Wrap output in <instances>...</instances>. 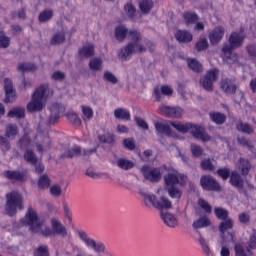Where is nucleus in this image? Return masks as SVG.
<instances>
[{
	"instance_id": "nucleus-1",
	"label": "nucleus",
	"mask_w": 256,
	"mask_h": 256,
	"mask_svg": "<svg viewBox=\"0 0 256 256\" xmlns=\"http://www.w3.org/2000/svg\"><path fill=\"white\" fill-rule=\"evenodd\" d=\"M51 227L45 224V220L37 215L35 209L30 208L25 217L20 221V227H29L31 233L43 235V237H53V235L67 236V228L61 223V220L52 218L50 220Z\"/></svg>"
},
{
	"instance_id": "nucleus-2",
	"label": "nucleus",
	"mask_w": 256,
	"mask_h": 256,
	"mask_svg": "<svg viewBox=\"0 0 256 256\" xmlns=\"http://www.w3.org/2000/svg\"><path fill=\"white\" fill-rule=\"evenodd\" d=\"M154 127L158 135H167L168 137H175V134L172 133L171 127L179 131L180 133H190L196 139H200L204 143L207 141H211V136L205 133V128L191 124V123H183V122H155Z\"/></svg>"
},
{
	"instance_id": "nucleus-3",
	"label": "nucleus",
	"mask_w": 256,
	"mask_h": 256,
	"mask_svg": "<svg viewBox=\"0 0 256 256\" xmlns=\"http://www.w3.org/2000/svg\"><path fill=\"white\" fill-rule=\"evenodd\" d=\"M243 41H245V32H233L229 37V45H224L222 48V59L226 61L229 65L233 63H239V65H243V57H238L237 54L231 53L232 49H238L243 45Z\"/></svg>"
},
{
	"instance_id": "nucleus-4",
	"label": "nucleus",
	"mask_w": 256,
	"mask_h": 256,
	"mask_svg": "<svg viewBox=\"0 0 256 256\" xmlns=\"http://www.w3.org/2000/svg\"><path fill=\"white\" fill-rule=\"evenodd\" d=\"M53 96V90L49 88V85L42 84L32 94L31 101L27 104V111L35 113L37 111H43L49 97Z\"/></svg>"
},
{
	"instance_id": "nucleus-5",
	"label": "nucleus",
	"mask_w": 256,
	"mask_h": 256,
	"mask_svg": "<svg viewBox=\"0 0 256 256\" xmlns=\"http://www.w3.org/2000/svg\"><path fill=\"white\" fill-rule=\"evenodd\" d=\"M144 205L151 209L154 207L159 211H167L173 208V202L165 195V189L160 188L157 190L156 195L152 193L142 194Z\"/></svg>"
},
{
	"instance_id": "nucleus-6",
	"label": "nucleus",
	"mask_w": 256,
	"mask_h": 256,
	"mask_svg": "<svg viewBox=\"0 0 256 256\" xmlns=\"http://www.w3.org/2000/svg\"><path fill=\"white\" fill-rule=\"evenodd\" d=\"M154 45L151 42L143 40L141 38L139 41H133L128 43L126 46L118 50V59L121 61H129L135 53H145L147 49L153 51Z\"/></svg>"
},
{
	"instance_id": "nucleus-7",
	"label": "nucleus",
	"mask_w": 256,
	"mask_h": 256,
	"mask_svg": "<svg viewBox=\"0 0 256 256\" xmlns=\"http://www.w3.org/2000/svg\"><path fill=\"white\" fill-rule=\"evenodd\" d=\"M6 213L13 216L23 209V196L18 191H12L6 195Z\"/></svg>"
},
{
	"instance_id": "nucleus-8",
	"label": "nucleus",
	"mask_w": 256,
	"mask_h": 256,
	"mask_svg": "<svg viewBox=\"0 0 256 256\" xmlns=\"http://www.w3.org/2000/svg\"><path fill=\"white\" fill-rule=\"evenodd\" d=\"M164 181L166 188L175 187V185H181V187H185L187 185V176L184 174H180L174 168H168L167 174L164 176Z\"/></svg>"
},
{
	"instance_id": "nucleus-9",
	"label": "nucleus",
	"mask_w": 256,
	"mask_h": 256,
	"mask_svg": "<svg viewBox=\"0 0 256 256\" xmlns=\"http://www.w3.org/2000/svg\"><path fill=\"white\" fill-rule=\"evenodd\" d=\"M131 39V41H141L142 37H141V33L132 30L129 31L127 29V27L123 26V25H119L115 28V38L117 39V41H125V39Z\"/></svg>"
},
{
	"instance_id": "nucleus-10",
	"label": "nucleus",
	"mask_w": 256,
	"mask_h": 256,
	"mask_svg": "<svg viewBox=\"0 0 256 256\" xmlns=\"http://www.w3.org/2000/svg\"><path fill=\"white\" fill-rule=\"evenodd\" d=\"M219 79V70L214 68L209 70L206 75L200 80V85L206 91H213V84Z\"/></svg>"
},
{
	"instance_id": "nucleus-11",
	"label": "nucleus",
	"mask_w": 256,
	"mask_h": 256,
	"mask_svg": "<svg viewBox=\"0 0 256 256\" xmlns=\"http://www.w3.org/2000/svg\"><path fill=\"white\" fill-rule=\"evenodd\" d=\"M200 185L206 191H221V185L212 176H202L200 179Z\"/></svg>"
},
{
	"instance_id": "nucleus-12",
	"label": "nucleus",
	"mask_w": 256,
	"mask_h": 256,
	"mask_svg": "<svg viewBox=\"0 0 256 256\" xmlns=\"http://www.w3.org/2000/svg\"><path fill=\"white\" fill-rule=\"evenodd\" d=\"M5 103H13L17 99V94L13 88V81L9 78L4 79Z\"/></svg>"
},
{
	"instance_id": "nucleus-13",
	"label": "nucleus",
	"mask_w": 256,
	"mask_h": 256,
	"mask_svg": "<svg viewBox=\"0 0 256 256\" xmlns=\"http://www.w3.org/2000/svg\"><path fill=\"white\" fill-rule=\"evenodd\" d=\"M142 173L149 181H159V179H161V171L157 168L144 166L142 167Z\"/></svg>"
},
{
	"instance_id": "nucleus-14",
	"label": "nucleus",
	"mask_w": 256,
	"mask_h": 256,
	"mask_svg": "<svg viewBox=\"0 0 256 256\" xmlns=\"http://www.w3.org/2000/svg\"><path fill=\"white\" fill-rule=\"evenodd\" d=\"M225 35V29L221 26L214 28L212 31L209 32L208 38L212 45H217L223 39Z\"/></svg>"
},
{
	"instance_id": "nucleus-15",
	"label": "nucleus",
	"mask_w": 256,
	"mask_h": 256,
	"mask_svg": "<svg viewBox=\"0 0 256 256\" xmlns=\"http://www.w3.org/2000/svg\"><path fill=\"white\" fill-rule=\"evenodd\" d=\"M24 159L28 163H31V165H36V173H43V171H45V166L42 163L37 162V157H35V154L32 151L27 150L24 154Z\"/></svg>"
},
{
	"instance_id": "nucleus-16",
	"label": "nucleus",
	"mask_w": 256,
	"mask_h": 256,
	"mask_svg": "<svg viewBox=\"0 0 256 256\" xmlns=\"http://www.w3.org/2000/svg\"><path fill=\"white\" fill-rule=\"evenodd\" d=\"M161 113L164 115H168V117H174L175 119H179V117H183V109L181 107H169L162 105L160 106Z\"/></svg>"
},
{
	"instance_id": "nucleus-17",
	"label": "nucleus",
	"mask_w": 256,
	"mask_h": 256,
	"mask_svg": "<svg viewBox=\"0 0 256 256\" xmlns=\"http://www.w3.org/2000/svg\"><path fill=\"white\" fill-rule=\"evenodd\" d=\"M220 87L224 93L227 95H233L237 91V85H235V80L224 78L220 82Z\"/></svg>"
},
{
	"instance_id": "nucleus-18",
	"label": "nucleus",
	"mask_w": 256,
	"mask_h": 256,
	"mask_svg": "<svg viewBox=\"0 0 256 256\" xmlns=\"http://www.w3.org/2000/svg\"><path fill=\"white\" fill-rule=\"evenodd\" d=\"M161 217L167 225V227H170L171 229H175V227H179V220H177V217L171 213H162Z\"/></svg>"
},
{
	"instance_id": "nucleus-19",
	"label": "nucleus",
	"mask_w": 256,
	"mask_h": 256,
	"mask_svg": "<svg viewBox=\"0 0 256 256\" xmlns=\"http://www.w3.org/2000/svg\"><path fill=\"white\" fill-rule=\"evenodd\" d=\"M175 37L179 43H191L193 41V34L186 30H177Z\"/></svg>"
},
{
	"instance_id": "nucleus-20",
	"label": "nucleus",
	"mask_w": 256,
	"mask_h": 256,
	"mask_svg": "<svg viewBox=\"0 0 256 256\" xmlns=\"http://www.w3.org/2000/svg\"><path fill=\"white\" fill-rule=\"evenodd\" d=\"M4 177L9 181H25L27 179V173L18 171H6Z\"/></svg>"
},
{
	"instance_id": "nucleus-21",
	"label": "nucleus",
	"mask_w": 256,
	"mask_h": 256,
	"mask_svg": "<svg viewBox=\"0 0 256 256\" xmlns=\"http://www.w3.org/2000/svg\"><path fill=\"white\" fill-rule=\"evenodd\" d=\"M114 165L119 167V169H123V171H129V169H133V167H135V162L127 158H118L114 162Z\"/></svg>"
},
{
	"instance_id": "nucleus-22",
	"label": "nucleus",
	"mask_w": 256,
	"mask_h": 256,
	"mask_svg": "<svg viewBox=\"0 0 256 256\" xmlns=\"http://www.w3.org/2000/svg\"><path fill=\"white\" fill-rule=\"evenodd\" d=\"M95 150H88V151H81V147L74 146L70 148L65 154L64 157L73 158V157H79V155H89L90 153H93Z\"/></svg>"
},
{
	"instance_id": "nucleus-23",
	"label": "nucleus",
	"mask_w": 256,
	"mask_h": 256,
	"mask_svg": "<svg viewBox=\"0 0 256 256\" xmlns=\"http://www.w3.org/2000/svg\"><path fill=\"white\" fill-rule=\"evenodd\" d=\"M161 93L162 95H173V88L169 85H163L160 88L157 87L154 89V95L156 97V99H161Z\"/></svg>"
},
{
	"instance_id": "nucleus-24",
	"label": "nucleus",
	"mask_w": 256,
	"mask_h": 256,
	"mask_svg": "<svg viewBox=\"0 0 256 256\" xmlns=\"http://www.w3.org/2000/svg\"><path fill=\"white\" fill-rule=\"evenodd\" d=\"M89 69L90 71H103V58L94 57L89 61Z\"/></svg>"
},
{
	"instance_id": "nucleus-25",
	"label": "nucleus",
	"mask_w": 256,
	"mask_h": 256,
	"mask_svg": "<svg viewBox=\"0 0 256 256\" xmlns=\"http://www.w3.org/2000/svg\"><path fill=\"white\" fill-rule=\"evenodd\" d=\"M114 116L116 119H121V121L131 120V113L125 108H117L114 110Z\"/></svg>"
},
{
	"instance_id": "nucleus-26",
	"label": "nucleus",
	"mask_w": 256,
	"mask_h": 256,
	"mask_svg": "<svg viewBox=\"0 0 256 256\" xmlns=\"http://www.w3.org/2000/svg\"><path fill=\"white\" fill-rule=\"evenodd\" d=\"M253 251L248 247L245 250V245L243 243H237L235 245V256H252Z\"/></svg>"
},
{
	"instance_id": "nucleus-27",
	"label": "nucleus",
	"mask_w": 256,
	"mask_h": 256,
	"mask_svg": "<svg viewBox=\"0 0 256 256\" xmlns=\"http://www.w3.org/2000/svg\"><path fill=\"white\" fill-rule=\"evenodd\" d=\"M211 225V221L207 216L200 217L195 220L192 224L193 229H204V227H209Z\"/></svg>"
},
{
	"instance_id": "nucleus-28",
	"label": "nucleus",
	"mask_w": 256,
	"mask_h": 256,
	"mask_svg": "<svg viewBox=\"0 0 256 256\" xmlns=\"http://www.w3.org/2000/svg\"><path fill=\"white\" fill-rule=\"evenodd\" d=\"M81 111L82 119L85 123H89V121L93 119V115H95L93 108H91L90 106H81Z\"/></svg>"
},
{
	"instance_id": "nucleus-29",
	"label": "nucleus",
	"mask_w": 256,
	"mask_h": 256,
	"mask_svg": "<svg viewBox=\"0 0 256 256\" xmlns=\"http://www.w3.org/2000/svg\"><path fill=\"white\" fill-rule=\"evenodd\" d=\"M78 237L83 241V243L88 247V249H93L95 247V243H97L94 239L91 237H88L87 233L80 231L78 233Z\"/></svg>"
},
{
	"instance_id": "nucleus-30",
	"label": "nucleus",
	"mask_w": 256,
	"mask_h": 256,
	"mask_svg": "<svg viewBox=\"0 0 256 256\" xmlns=\"http://www.w3.org/2000/svg\"><path fill=\"white\" fill-rule=\"evenodd\" d=\"M233 225H234V222H233V219L231 218H227L226 220H223L220 223L219 230L222 233L223 239H225V233L227 232V230L233 229Z\"/></svg>"
},
{
	"instance_id": "nucleus-31",
	"label": "nucleus",
	"mask_w": 256,
	"mask_h": 256,
	"mask_svg": "<svg viewBox=\"0 0 256 256\" xmlns=\"http://www.w3.org/2000/svg\"><path fill=\"white\" fill-rule=\"evenodd\" d=\"M86 175L91 177V179H108L109 175L105 172H97L93 168H89L86 170Z\"/></svg>"
},
{
	"instance_id": "nucleus-32",
	"label": "nucleus",
	"mask_w": 256,
	"mask_h": 256,
	"mask_svg": "<svg viewBox=\"0 0 256 256\" xmlns=\"http://www.w3.org/2000/svg\"><path fill=\"white\" fill-rule=\"evenodd\" d=\"M230 183L233 187H236L237 189H243V180L241 179V176L237 174V172L231 173Z\"/></svg>"
},
{
	"instance_id": "nucleus-33",
	"label": "nucleus",
	"mask_w": 256,
	"mask_h": 256,
	"mask_svg": "<svg viewBox=\"0 0 256 256\" xmlns=\"http://www.w3.org/2000/svg\"><path fill=\"white\" fill-rule=\"evenodd\" d=\"M183 19H184L185 25H187L189 27V25H194V23H197L199 18L197 17V14H195V13L185 12L183 14Z\"/></svg>"
},
{
	"instance_id": "nucleus-34",
	"label": "nucleus",
	"mask_w": 256,
	"mask_h": 256,
	"mask_svg": "<svg viewBox=\"0 0 256 256\" xmlns=\"http://www.w3.org/2000/svg\"><path fill=\"white\" fill-rule=\"evenodd\" d=\"M198 243L200 244L201 249L205 252L207 256L213 255V252H211V248L209 247V242L207 241V239H205V237L200 235L198 238Z\"/></svg>"
},
{
	"instance_id": "nucleus-35",
	"label": "nucleus",
	"mask_w": 256,
	"mask_h": 256,
	"mask_svg": "<svg viewBox=\"0 0 256 256\" xmlns=\"http://www.w3.org/2000/svg\"><path fill=\"white\" fill-rule=\"evenodd\" d=\"M61 111V107L59 104L55 103L52 104L50 107L51 117H50V123H56L57 119H59V112Z\"/></svg>"
},
{
	"instance_id": "nucleus-36",
	"label": "nucleus",
	"mask_w": 256,
	"mask_h": 256,
	"mask_svg": "<svg viewBox=\"0 0 256 256\" xmlns=\"http://www.w3.org/2000/svg\"><path fill=\"white\" fill-rule=\"evenodd\" d=\"M95 53V47L93 44H88L81 48L79 51L80 57H91Z\"/></svg>"
},
{
	"instance_id": "nucleus-37",
	"label": "nucleus",
	"mask_w": 256,
	"mask_h": 256,
	"mask_svg": "<svg viewBox=\"0 0 256 256\" xmlns=\"http://www.w3.org/2000/svg\"><path fill=\"white\" fill-rule=\"evenodd\" d=\"M210 118L213 121V123H216V125H221L225 123V120L227 119L225 114H221L219 112L210 113Z\"/></svg>"
},
{
	"instance_id": "nucleus-38",
	"label": "nucleus",
	"mask_w": 256,
	"mask_h": 256,
	"mask_svg": "<svg viewBox=\"0 0 256 256\" xmlns=\"http://www.w3.org/2000/svg\"><path fill=\"white\" fill-rule=\"evenodd\" d=\"M187 64L195 73H201L203 71V66L196 59H188Z\"/></svg>"
},
{
	"instance_id": "nucleus-39",
	"label": "nucleus",
	"mask_w": 256,
	"mask_h": 256,
	"mask_svg": "<svg viewBox=\"0 0 256 256\" xmlns=\"http://www.w3.org/2000/svg\"><path fill=\"white\" fill-rule=\"evenodd\" d=\"M166 189L168 191V195H170L172 199H181V196L183 195V191H181V189L175 186H170Z\"/></svg>"
},
{
	"instance_id": "nucleus-40",
	"label": "nucleus",
	"mask_w": 256,
	"mask_h": 256,
	"mask_svg": "<svg viewBox=\"0 0 256 256\" xmlns=\"http://www.w3.org/2000/svg\"><path fill=\"white\" fill-rule=\"evenodd\" d=\"M50 195L52 197H61L63 195V187L60 184H52L49 187Z\"/></svg>"
},
{
	"instance_id": "nucleus-41",
	"label": "nucleus",
	"mask_w": 256,
	"mask_h": 256,
	"mask_svg": "<svg viewBox=\"0 0 256 256\" xmlns=\"http://www.w3.org/2000/svg\"><path fill=\"white\" fill-rule=\"evenodd\" d=\"M8 117H17L18 119H21L25 117V108L16 107L9 111Z\"/></svg>"
},
{
	"instance_id": "nucleus-42",
	"label": "nucleus",
	"mask_w": 256,
	"mask_h": 256,
	"mask_svg": "<svg viewBox=\"0 0 256 256\" xmlns=\"http://www.w3.org/2000/svg\"><path fill=\"white\" fill-rule=\"evenodd\" d=\"M50 186H51V180L49 179V176L42 175L38 179V187H39V189H49Z\"/></svg>"
},
{
	"instance_id": "nucleus-43",
	"label": "nucleus",
	"mask_w": 256,
	"mask_h": 256,
	"mask_svg": "<svg viewBox=\"0 0 256 256\" xmlns=\"http://www.w3.org/2000/svg\"><path fill=\"white\" fill-rule=\"evenodd\" d=\"M67 118L70 121V123H73V125H76V127H80L82 120L75 112H68Z\"/></svg>"
},
{
	"instance_id": "nucleus-44",
	"label": "nucleus",
	"mask_w": 256,
	"mask_h": 256,
	"mask_svg": "<svg viewBox=\"0 0 256 256\" xmlns=\"http://www.w3.org/2000/svg\"><path fill=\"white\" fill-rule=\"evenodd\" d=\"M65 41V30L57 32L51 40L52 45H59V43H63Z\"/></svg>"
},
{
	"instance_id": "nucleus-45",
	"label": "nucleus",
	"mask_w": 256,
	"mask_h": 256,
	"mask_svg": "<svg viewBox=\"0 0 256 256\" xmlns=\"http://www.w3.org/2000/svg\"><path fill=\"white\" fill-rule=\"evenodd\" d=\"M140 9L142 13H149L151 9H153V1L152 0H142L140 2Z\"/></svg>"
},
{
	"instance_id": "nucleus-46",
	"label": "nucleus",
	"mask_w": 256,
	"mask_h": 256,
	"mask_svg": "<svg viewBox=\"0 0 256 256\" xmlns=\"http://www.w3.org/2000/svg\"><path fill=\"white\" fill-rule=\"evenodd\" d=\"M201 167L204 171H214L215 170V161L211 159H205L201 162Z\"/></svg>"
},
{
	"instance_id": "nucleus-47",
	"label": "nucleus",
	"mask_w": 256,
	"mask_h": 256,
	"mask_svg": "<svg viewBox=\"0 0 256 256\" xmlns=\"http://www.w3.org/2000/svg\"><path fill=\"white\" fill-rule=\"evenodd\" d=\"M214 213L218 219H221L222 221H225L226 219H229V212L223 208H215Z\"/></svg>"
},
{
	"instance_id": "nucleus-48",
	"label": "nucleus",
	"mask_w": 256,
	"mask_h": 256,
	"mask_svg": "<svg viewBox=\"0 0 256 256\" xmlns=\"http://www.w3.org/2000/svg\"><path fill=\"white\" fill-rule=\"evenodd\" d=\"M18 70H20L22 73H25V71H36L37 66L31 63H20L18 65Z\"/></svg>"
},
{
	"instance_id": "nucleus-49",
	"label": "nucleus",
	"mask_w": 256,
	"mask_h": 256,
	"mask_svg": "<svg viewBox=\"0 0 256 256\" xmlns=\"http://www.w3.org/2000/svg\"><path fill=\"white\" fill-rule=\"evenodd\" d=\"M19 133V130L17 129V126L10 124L6 128V136L9 137V139H15V136Z\"/></svg>"
},
{
	"instance_id": "nucleus-50",
	"label": "nucleus",
	"mask_w": 256,
	"mask_h": 256,
	"mask_svg": "<svg viewBox=\"0 0 256 256\" xmlns=\"http://www.w3.org/2000/svg\"><path fill=\"white\" fill-rule=\"evenodd\" d=\"M236 127H237L238 131H241L242 133H248V134L253 133V128L250 127L249 124H247V123L238 122L236 124Z\"/></svg>"
},
{
	"instance_id": "nucleus-51",
	"label": "nucleus",
	"mask_w": 256,
	"mask_h": 256,
	"mask_svg": "<svg viewBox=\"0 0 256 256\" xmlns=\"http://www.w3.org/2000/svg\"><path fill=\"white\" fill-rule=\"evenodd\" d=\"M239 169H241L242 175H247L249 169H251V164L247 160L240 159Z\"/></svg>"
},
{
	"instance_id": "nucleus-52",
	"label": "nucleus",
	"mask_w": 256,
	"mask_h": 256,
	"mask_svg": "<svg viewBox=\"0 0 256 256\" xmlns=\"http://www.w3.org/2000/svg\"><path fill=\"white\" fill-rule=\"evenodd\" d=\"M104 81H107L108 83H111L112 85H116L117 83V76L113 74L112 72L106 71L104 72L103 76Z\"/></svg>"
},
{
	"instance_id": "nucleus-53",
	"label": "nucleus",
	"mask_w": 256,
	"mask_h": 256,
	"mask_svg": "<svg viewBox=\"0 0 256 256\" xmlns=\"http://www.w3.org/2000/svg\"><path fill=\"white\" fill-rule=\"evenodd\" d=\"M53 17V11L51 10H44L39 15V21L40 23H45L46 21H49Z\"/></svg>"
},
{
	"instance_id": "nucleus-54",
	"label": "nucleus",
	"mask_w": 256,
	"mask_h": 256,
	"mask_svg": "<svg viewBox=\"0 0 256 256\" xmlns=\"http://www.w3.org/2000/svg\"><path fill=\"white\" fill-rule=\"evenodd\" d=\"M199 207L204 211V213H211V205L207 201H205L203 198H200L198 200Z\"/></svg>"
},
{
	"instance_id": "nucleus-55",
	"label": "nucleus",
	"mask_w": 256,
	"mask_h": 256,
	"mask_svg": "<svg viewBox=\"0 0 256 256\" xmlns=\"http://www.w3.org/2000/svg\"><path fill=\"white\" fill-rule=\"evenodd\" d=\"M247 245L250 251L251 249H256V231L255 230L251 232Z\"/></svg>"
},
{
	"instance_id": "nucleus-56",
	"label": "nucleus",
	"mask_w": 256,
	"mask_h": 256,
	"mask_svg": "<svg viewBox=\"0 0 256 256\" xmlns=\"http://www.w3.org/2000/svg\"><path fill=\"white\" fill-rule=\"evenodd\" d=\"M124 11L128 15V17L134 18L135 17V6L131 3H128L124 6Z\"/></svg>"
},
{
	"instance_id": "nucleus-57",
	"label": "nucleus",
	"mask_w": 256,
	"mask_h": 256,
	"mask_svg": "<svg viewBox=\"0 0 256 256\" xmlns=\"http://www.w3.org/2000/svg\"><path fill=\"white\" fill-rule=\"evenodd\" d=\"M209 47V42L206 40V38L200 39L196 44L197 51H205Z\"/></svg>"
},
{
	"instance_id": "nucleus-58",
	"label": "nucleus",
	"mask_w": 256,
	"mask_h": 256,
	"mask_svg": "<svg viewBox=\"0 0 256 256\" xmlns=\"http://www.w3.org/2000/svg\"><path fill=\"white\" fill-rule=\"evenodd\" d=\"M191 153L194 157H201V155H203V148H201L197 144H192Z\"/></svg>"
},
{
	"instance_id": "nucleus-59",
	"label": "nucleus",
	"mask_w": 256,
	"mask_h": 256,
	"mask_svg": "<svg viewBox=\"0 0 256 256\" xmlns=\"http://www.w3.org/2000/svg\"><path fill=\"white\" fill-rule=\"evenodd\" d=\"M34 256H49V250L47 249V246H39L35 250Z\"/></svg>"
},
{
	"instance_id": "nucleus-60",
	"label": "nucleus",
	"mask_w": 256,
	"mask_h": 256,
	"mask_svg": "<svg viewBox=\"0 0 256 256\" xmlns=\"http://www.w3.org/2000/svg\"><path fill=\"white\" fill-rule=\"evenodd\" d=\"M123 143H124V147H126V149H129V151H134L135 140H133L132 138H127V139H124Z\"/></svg>"
},
{
	"instance_id": "nucleus-61",
	"label": "nucleus",
	"mask_w": 256,
	"mask_h": 256,
	"mask_svg": "<svg viewBox=\"0 0 256 256\" xmlns=\"http://www.w3.org/2000/svg\"><path fill=\"white\" fill-rule=\"evenodd\" d=\"M99 141L102 143H113V135L111 133H105L99 136Z\"/></svg>"
},
{
	"instance_id": "nucleus-62",
	"label": "nucleus",
	"mask_w": 256,
	"mask_h": 256,
	"mask_svg": "<svg viewBox=\"0 0 256 256\" xmlns=\"http://www.w3.org/2000/svg\"><path fill=\"white\" fill-rule=\"evenodd\" d=\"M92 249L96 253H105V244H103L102 242H95Z\"/></svg>"
},
{
	"instance_id": "nucleus-63",
	"label": "nucleus",
	"mask_w": 256,
	"mask_h": 256,
	"mask_svg": "<svg viewBox=\"0 0 256 256\" xmlns=\"http://www.w3.org/2000/svg\"><path fill=\"white\" fill-rule=\"evenodd\" d=\"M229 173V169L227 168H222L217 171L219 177H221L224 181H227V179H229Z\"/></svg>"
},
{
	"instance_id": "nucleus-64",
	"label": "nucleus",
	"mask_w": 256,
	"mask_h": 256,
	"mask_svg": "<svg viewBox=\"0 0 256 256\" xmlns=\"http://www.w3.org/2000/svg\"><path fill=\"white\" fill-rule=\"evenodd\" d=\"M250 219H251V217L249 216V213H247V212H243V213L239 214L240 223L247 224V223H249Z\"/></svg>"
}]
</instances>
